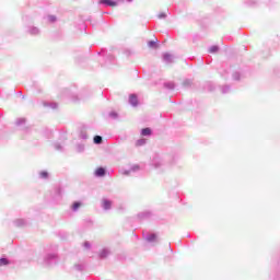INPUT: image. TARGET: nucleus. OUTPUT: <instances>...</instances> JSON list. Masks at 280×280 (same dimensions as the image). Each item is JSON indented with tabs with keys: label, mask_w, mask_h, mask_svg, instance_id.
Instances as JSON below:
<instances>
[{
	"label": "nucleus",
	"mask_w": 280,
	"mask_h": 280,
	"mask_svg": "<svg viewBox=\"0 0 280 280\" xmlns=\"http://www.w3.org/2000/svg\"><path fill=\"white\" fill-rule=\"evenodd\" d=\"M218 51H220V47L219 46H211L209 48V54H218Z\"/></svg>",
	"instance_id": "20"
},
{
	"label": "nucleus",
	"mask_w": 280,
	"mask_h": 280,
	"mask_svg": "<svg viewBox=\"0 0 280 280\" xmlns=\"http://www.w3.org/2000/svg\"><path fill=\"white\" fill-rule=\"evenodd\" d=\"M83 246H84V248L89 249V248H91V243L89 241H85L83 243Z\"/></svg>",
	"instance_id": "36"
},
{
	"label": "nucleus",
	"mask_w": 280,
	"mask_h": 280,
	"mask_svg": "<svg viewBox=\"0 0 280 280\" xmlns=\"http://www.w3.org/2000/svg\"><path fill=\"white\" fill-rule=\"evenodd\" d=\"M14 224L16 226H26L27 225V221L25 219H18L14 221Z\"/></svg>",
	"instance_id": "15"
},
{
	"label": "nucleus",
	"mask_w": 280,
	"mask_h": 280,
	"mask_svg": "<svg viewBox=\"0 0 280 280\" xmlns=\"http://www.w3.org/2000/svg\"><path fill=\"white\" fill-rule=\"evenodd\" d=\"M15 124L16 126H23V124H25V118H18Z\"/></svg>",
	"instance_id": "30"
},
{
	"label": "nucleus",
	"mask_w": 280,
	"mask_h": 280,
	"mask_svg": "<svg viewBox=\"0 0 280 280\" xmlns=\"http://www.w3.org/2000/svg\"><path fill=\"white\" fill-rule=\"evenodd\" d=\"M158 19H167V14L166 13H160V14H158Z\"/></svg>",
	"instance_id": "37"
},
{
	"label": "nucleus",
	"mask_w": 280,
	"mask_h": 280,
	"mask_svg": "<svg viewBox=\"0 0 280 280\" xmlns=\"http://www.w3.org/2000/svg\"><path fill=\"white\" fill-rule=\"evenodd\" d=\"M54 148L55 150H57L58 152H62V150H65V148L62 147V144L55 142L54 143Z\"/></svg>",
	"instance_id": "23"
},
{
	"label": "nucleus",
	"mask_w": 280,
	"mask_h": 280,
	"mask_svg": "<svg viewBox=\"0 0 280 280\" xmlns=\"http://www.w3.org/2000/svg\"><path fill=\"white\" fill-rule=\"evenodd\" d=\"M45 266H56L58 264V254L56 253H47L44 256Z\"/></svg>",
	"instance_id": "1"
},
{
	"label": "nucleus",
	"mask_w": 280,
	"mask_h": 280,
	"mask_svg": "<svg viewBox=\"0 0 280 280\" xmlns=\"http://www.w3.org/2000/svg\"><path fill=\"white\" fill-rule=\"evenodd\" d=\"M164 89H168V91H174V89H176V84H174V82H165Z\"/></svg>",
	"instance_id": "16"
},
{
	"label": "nucleus",
	"mask_w": 280,
	"mask_h": 280,
	"mask_svg": "<svg viewBox=\"0 0 280 280\" xmlns=\"http://www.w3.org/2000/svg\"><path fill=\"white\" fill-rule=\"evenodd\" d=\"M49 106L50 108L56 109L58 108V103H50Z\"/></svg>",
	"instance_id": "38"
},
{
	"label": "nucleus",
	"mask_w": 280,
	"mask_h": 280,
	"mask_svg": "<svg viewBox=\"0 0 280 280\" xmlns=\"http://www.w3.org/2000/svg\"><path fill=\"white\" fill-rule=\"evenodd\" d=\"M232 78H233V80H235V81H240V78H242V74H241L240 72H234V73L232 74Z\"/></svg>",
	"instance_id": "24"
},
{
	"label": "nucleus",
	"mask_w": 280,
	"mask_h": 280,
	"mask_svg": "<svg viewBox=\"0 0 280 280\" xmlns=\"http://www.w3.org/2000/svg\"><path fill=\"white\" fill-rule=\"evenodd\" d=\"M141 136L142 137H151L152 136V129L149 127L141 129Z\"/></svg>",
	"instance_id": "14"
},
{
	"label": "nucleus",
	"mask_w": 280,
	"mask_h": 280,
	"mask_svg": "<svg viewBox=\"0 0 280 280\" xmlns=\"http://www.w3.org/2000/svg\"><path fill=\"white\" fill-rule=\"evenodd\" d=\"M97 55L106 57L109 62H113L115 60V57H113V55H106V48H102L101 51L97 52Z\"/></svg>",
	"instance_id": "12"
},
{
	"label": "nucleus",
	"mask_w": 280,
	"mask_h": 280,
	"mask_svg": "<svg viewBox=\"0 0 280 280\" xmlns=\"http://www.w3.org/2000/svg\"><path fill=\"white\" fill-rule=\"evenodd\" d=\"M139 220H150L152 218V212L151 211H143L138 213Z\"/></svg>",
	"instance_id": "8"
},
{
	"label": "nucleus",
	"mask_w": 280,
	"mask_h": 280,
	"mask_svg": "<svg viewBox=\"0 0 280 280\" xmlns=\"http://www.w3.org/2000/svg\"><path fill=\"white\" fill-rule=\"evenodd\" d=\"M71 100H72V102H78L80 98L78 97V95H72Z\"/></svg>",
	"instance_id": "39"
},
{
	"label": "nucleus",
	"mask_w": 280,
	"mask_h": 280,
	"mask_svg": "<svg viewBox=\"0 0 280 280\" xmlns=\"http://www.w3.org/2000/svg\"><path fill=\"white\" fill-rule=\"evenodd\" d=\"M109 117H110L112 119H117L118 114H117L116 112H110V113H109Z\"/></svg>",
	"instance_id": "33"
},
{
	"label": "nucleus",
	"mask_w": 280,
	"mask_h": 280,
	"mask_svg": "<svg viewBox=\"0 0 280 280\" xmlns=\"http://www.w3.org/2000/svg\"><path fill=\"white\" fill-rule=\"evenodd\" d=\"M39 178L47 180V178H49V173L47 171L39 172Z\"/></svg>",
	"instance_id": "19"
},
{
	"label": "nucleus",
	"mask_w": 280,
	"mask_h": 280,
	"mask_svg": "<svg viewBox=\"0 0 280 280\" xmlns=\"http://www.w3.org/2000/svg\"><path fill=\"white\" fill-rule=\"evenodd\" d=\"M184 86H191V80L189 79H186L184 82H183Z\"/></svg>",
	"instance_id": "34"
},
{
	"label": "nucleus",
	"mask_w": 280,
	"mask_h": 280,
	"mask_svg": "<svg viewBox=\"0 0 280 280\" xmlns=\"http://www.w3.org/2000/svg\"><path fill=\"white\" fill-rule=\"evenodd\" d=\"M10 260L5 257L0 258V266H9Z\"/></svg>",
	"instance_id": "22"
},
{
	"label": "nucleus",
	"mask_w": 280,
	"mask_h": 280,
	"mask_svg": "<svg viewBox=\"0 0 280 280\" xmlns=\"http://www.w3.org/2000/svg\"><path fill=\"white\" fill-rule=\"evenodd\" d=\"M94 176H96V178H103V176H106V168L102 166L96 168Z\"/></svg>",
	"instance_id": "10"
},
{
	"label": "nucleus",
	"mask_w": 280,
	"mask_h": 280,
	"mask_svg": "<svg viewBox=\"0 0 280 280\" xmlns=\"http://www.w3.org/2000/svg\"><path fill=\"white\" fill-rule=\"evenodd\" d=\"M52 135H54V131H51L49 129L45 130V136L48 137V139H51Z\"/></svg>",
	"instance_id": "31"
},
{
	"label": "nucleus",
	"mask_w": 280,
	"mask_h": 280,
	"mask_svg": "<svg viewBox=\"0 0 280 280\" xmlns=\"http://www.w3.org/2000/svg\"><path fill=\"white\" fill-rule=\"evenodd\" d=\"M221 93H222L223 95H226V93H231V86H230V85H223V86L221 88Z\"/></svg>",
	"instance_id": "18"
},
{
	"label": "nucleus",
	"mask_w": 280,
	"mask_h": 280,
	"mask_svg": "<svg viewBox=\"0 0 280 280\" xmlns=\"http://www.w3.org/2000/svg\"><path fill=\"white\" fill-rule=\"evenodd\" d=\"M55 194H56V196H58L60 198L62 196V188L61 187H57L55 189Z\"/></svg>",
	"instance_id": "28"
},
{
	"label": "nucleus",
	"mask_w": 280,
	"mask_h": 280,
	"mask_svg": "<svg viewBox=\"0 0 280 280\" xmlns=\"http://www.w3.org/2000/svg\"><path fill=\"white\" fill-rule=\"evenodd\" d=\"M77 152H79V153L84 152V144H82V143L77 144Z\"/></svg>",
	"instance_id": "25"
},
{
	"label": "nucleus",
	"mask_w": 280,
	"mask_h": 280,
	"mask_svg": "<svg viewBox=\"0 0 280 280\" xmlns=\"http://www.w3.org/2000/svg\"><path fill=\"white\" fill-rule=\"evenodd\" d=\"M129 104H130V106H133V107L139 106V96H137V94H130L129 95Z\"/></svg>",
	"instance_id": "6"
},
{
	"label": "nucleus",
	"mask_w": 280,
	"mask_h": 280,
	"mask_svg": "<svg viewBox=\"0 0 280 280\" xmlns=\"http://www.w3.org/2000/svg\"><path fill=\"white\" fill-rule=\"evenodd\" d=\"M93 141L96 145H102L104 139L102 138V136H94Z\"/></svg>",
	"instance_id": "17"
},
{
	"label": "nucleus",
	"mask_w": 280,
	"mask_h": 280,
	"mask_svg": "<svg viewBox=\"0 0 280 280\" xmlns=\"http://www.w3.org/2000/svg\"><path fill=\"white\" fill-rule=\"evenodd\" d=\"M80 207H82V203L80 201H74L72 203V211H78V209H80Z\"/></svg>",
	"instance_id": "21"
},
{
	"label": "nucleus",
	"mask_w": 280,
	"mask_h": 280,
	"mask_svg": "<svg viewBox=\"0 0 280 280\" xmlns=\"http://www.w3.org/2000/svg\"><path fill=\"white\" fill-rule=\"evenodd\" d=\"M247 3H248L249 5H255V1H253V0L247 1Z\"/></svg>",
	"instance_id": "41"
},
{
	"label": "nucleus",
	"mask_w": 280,
	"mask_h": 280,
	"mask_svg": "<svg viewBox=\"0 0 280 280\" xmlns=\"http://www.w3.org/2000/svg\"><path fill=\"white\" fill-rule=\"evenodd\" d=\"M163 61L166 62V65H172V62H174V56L170 52H165L163 55Z\"/></svg>",
	"instance_id": "13"
},
{
	"label": "nucleus",
	"mask_w": 280,
	"mask_h": 280,
	"mask_svg": "<svg viewBox=\"0 0 280 280\" xmlns=\"http://www.w3.org/2000/svg\"><path fill=\"white\" fill-rule=\"evenodd\" d=\"M130 172H132V171H130V170H129V171H124L122 174H124L125 176H130Z\"/></svg>",
	"instance_id": "40"
},
{
	"label": "nucleus",
	"mask_w": 280,
	"mask_h": 280,
	"mask_svg": "<svg viewBox=\"0 0 280 280\" xmlns=\"http://www.w3.org/2000/svg\"><path fill=\"white\" fill-rule=\"evenodd\" d=\"M143 237L149 244H152L153 242H159V236H156V233H143Z\"/></svg>",
	"instance_id": "3"
},
{
	"label": "nucleus",
	"mask_w": 280,
	"mask_h": 280,
	"mask_svg": "<svg viewBox=\"0 0 280 280\" xmlns=\"http://www.w3.org/2000/svg\"><path fill=\"white\" fill-rule=\"evenodd\" d=\"M130 172H139V165L131 166Z\"/></svg>",
	"instance_id": "35"
},
{
	"label": "nucleus",
	"mask_w": 280,
	"mask_h": 280,
	"mask_svg": "<svg viewBox=\"0 0 280 280\" xmlns=\"http://www.w3.org/2000/svg\"><path fill=\"white\" fill-rule=\"evenodd\" d=\"M152 167L154 170H165V163L163 162V159L161 156L155 155L151 162Z\"/></svg>",
	"instance_id": "2"
},
{
	"label": "nucleus",
	"mask_w": 280,
	"mask_h": 280,
	"mask_svg": "<svg viewBox=\"0 0 280 280\" xmlns=\"http://www.w3.org/2000/svg\"><path fill=\"white\" fill-rule=\"evenodd\" d=\"M136 145H138V147L145 145V139L142 138V139L137 140Z\"/></svg>",
	"instance_id": "27"
},
{
	"label": "nucleus",
	"mask_w": 280,
	"mask_h": 280,
	"mask_svg": "<svg viewBox=\"0 0 280 280\" xmlns=\"http://www.w3.org/2000/svg\"><path fill=\"white\" fill-rule=\"evenodd\" d=\"M101 206L104 209V211H110L113 207V201H110L109 199L103 198Z\"/></svg>",
	"instance_id": "4"
},
{
	"label": "nucleus",
	"mask_w": 280,
	"mask_h": 280,
	"mask_svg": "<svg viewBox=\"0 0 280 280\" xmlns=\"http://www.w3.org/2000/svg\"><path fill=\"white\" fill-rule=\"evenodd\" d=\"M74 268H75V270H78L79 272H82V270H84V265H75Z\"/></svg>",
	"instance_id": "32"
},
{
	"label": "nucleus",
	"mask_w": 280,
	"mask_h": 280,
	"mask_svg": "<svg viewBox=\"0 0 280 280\" xmlns=\"http://www.w3.org/2000/svg\"><path fill=\"white\" fill-rule=\"evenodd\" d=\"M47 19L49 23H56V21L58 20L56 15H48Z\"/></svg>",
	"instance_id": "26"
},
{
	"label": "nucleus",
	"mask_w": 280,
	"mask_h": 280,
	"mask_svg": "<svg viewBox=\"0 0 280 280\" xmlns=\"http://www.w3.org/2000/svg\"><path fill=\"white\" fill-rule=\"evenodd\" d=\"M108 255H110V248H108V247H104V248L98 253L100 259H106V257H108Z\"/></svg>",
	"instance_id": "9"
},
{
	"label": "nucleus",
	"mask_w": 280,
	"mask_h": 280,
	"mask_svg": "<svg viewBox=\"0 0 280 280\" xmlns=\"http://www.w3.org/2000/svg\"><path fill=\"white\" fill-rule=\"evenodd\" d=\"M100 5H106L107 8H115L117 7V1L115 0H100Z\"/></svg>",
	"instance_id": "5"
},
{
	"label": "nucleus",
	"mask_w": 280,
	"mask_h": 280,
	"mask_svg": "<svg viewBox=\"0 0 280 280\" xmlns=\"http://www.w3.org/2000/svg\"><path fill=\"white\" fill-rule=\"evenodd\" d=\"M148 46H149L151 49H156V42L150 40V42L148 43Z\"/></svg>",
	"instance_id": "29"
},
{
	"label": "nucleus",
	"mask_w": 280,
	"mask_h": 280,
	"mask_svg": "<svg viewBox=\"0 0 280 280\" xmlns=\"http://www.w3.org/2000/svg\"><path fill=\"white\" fill-rule=\"evenodd\" d=\"M27 32L31 36H38V34H40V28L36 26H28Z\"/></svg>",
	"instance_id": "11"
},
{
	"label": "nucleus",
	"mask_w": 280,
	"mask_h": 280,
	"mask_svg": "<svg viewBox=\"0 0 280 280\" xmlns=\"http://www.w3.org/2000/svg\"><path fill=\"white\" fill-rule=\"evenodd\" d=\"M86 130H88V127L82 126L79 131V137H80V139H83V141H86V139H89V135H88Z\"/></svg>",
	"instance_id": "7"
}]
</instances>
